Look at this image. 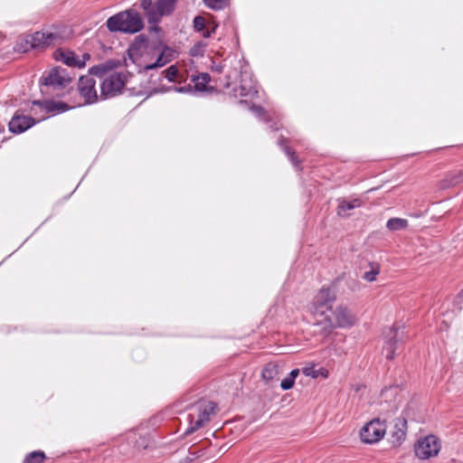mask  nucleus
Instances as JSON below:
<instances>
[{"label": "nucleus", "mask_w": 463, "mask_h": 463, "mask_svg": "<svg viewBox=\"0 0 463 463\" xmlns=\"http://www.w3.org/2000/svg\"><path fill=\"white\" fill-rule=\"evenodd\" d=\"M240 104H241V105H248V102H247V100H241Z\"/></svg>", "instance_id": "obj_44"}, {"label": "nucleus", "mask_w": 463, "mask_h": 463, "mask_svg": "<svg viewBox=\"0 0 463 463\" xmlns=\"http://www.w3.org/2000/svg\"><path fill=\"white\" fill-rule=\"evenodd\" d=\"M456 302L458 305V309L462 308V303H463V290L457 296Z\"/></svg>", "instance_id": "obj_39"}, {"label": "nucleus", "mask_w": 463, "mask_h": 463, "mask_svg": "<svg viewBox=\"0 0 463 463\" xmlns=\"http://www.w3.org/2000/svg\"><path fill=\"white\" fill-rule=\"evenodd\" d=\"M86 451L83 452H77V453H62L57 457L51 458L52 460H74V459H80L83 460L84 458L81 457L82 454H85Z\"/></svg>", "instance_id": "obj_32"}, {"label": "nucleus", "mask_w": 463, "mask_h": 463, "mask_svg": "<svg viewBox=\"0 0 463 463\" xmlns=\"http://www.w3.org/2000/svg\"><path fill=\"white\" fill-rule=\"evenodd\" d=\"M234 97H244L253 99L258 95V88L252 75L247 70H242L240 73V85L232 89Z\"/></svg>", "instance_id": "obj_8"}, {"label": "nucleus", "mask_w": 463, "mask_h": 463, "mask_svg": "<svg viewBox=\"0 0 463 463\" xmlns=\"http://www.w3.org/2000/svg\"><path fill=\"white\" fill-rule=\"evenodd\" d=\"M368 270H365L362 278L367 282H373L377 279V276L381 270V265L378 262L372 261L367 265Z\"/></svg>", "instance_id": "obj_20"}, {"label": "nucleus", "mask_w": 463, "mask_h": 463, "mask_svg": "<svg viewBox=\"0 0 463 463\" xmlns=\"http://www.w3.org/2000/svg\"><path fill=\"white\" fill-rule=\"evenodd\" d=\"M203 4L212 10H222L228 5V0H203Z\"/></svg>", "instance_id": "obj_31"}, {"label": "nucleus", "mask_w": 463, "mask_h": 463, "mask_svg": "<svg viewBox=\"0 0 463 463\" xmlns=\"http://www.w3.org/2000/svg\"><path fill=\"white\" fill-rule=\"evenodd\" d=\"M172 59H173V51L166 46H163L162 49L160 50V52L156 58V61L146 64L144 67V69L146 71H150V70L161 68V67L165 66V64H167L168 62H170L172 61Z\"/></svg>", "instance_id": "obj_15"}, {"label": "nucleus", "mask_w": 463, "mask_h": 463, "mask_svg": "<svg viewBox=\"0 0 463 463\" xmlns=\"http://www.w3.org/2000/svg\"><path fill=\"white\" fill-rule=\"evenodd\" d=\"M295 381L290 377L287 376L280 383V387L282 390L287 391L293 387Z\"/></svg>", "instance_id": "obj_37"}, {"label": "nucleus", "mask_w": 463, "mask_h": 463, "mask_svg": "<svg viewBox=\"0 0 463 463\" xmlns=\"http://www.w3.org/2000/svg\"><path fill=\"white\" fill-rule=\"evenodd\" d=\"M362 202L358 198H354L353 200L347 201L345 199L340 200L338 205V214L341 216L347 215V212L361 206Z\"/></svg>", "instance_id": "obj_19"}, {"label": "nucleus", "mask_w": 463, "mask_h": 463, "mask_svg": "<svg viewBox=\"0 0 463 463\" xmlns=\"http://www.w3.org/2000/svg\"><path fill=\"white\" fill-rule=\"evenodd\" d=\"M408 221L402 218H391L386 223V227L389 231L395 232L407 228Z\"/></svg>", "instance_id": "obj_27"}, {"label": "nucleus", "mask_w": 463, "mask_h": 463, "mask_svg": "<svg viewBox=\"0 0 463 463\" xmlns=\"http://www.w3.org/2000/svg\"><path fill=\"white\" fill-rule=\"evenodd\" d=\"M190 412L187 415L189 425L184 431L190 435L202 428L210 420V417L215 413L216 404L213 402H199L190 406Z\"/></svg>", "instance_id": "obj_2"}, {"label": "nucleus", "mask_w": 463, "mask_h": 463, "mask_svg": "<svg viewBox=\"0 0 463 463\" xmlns=\"http://www.w3.org/2000/svg\"><path fill=\"white\" fill-rule=\"evenodd\" d=\"M335 300V291L330 288L322 287L310 304L309 310L313 315L322 317L326 311L331 310Z\"/></svg>", "instance_id": "obj_4"}, {"label": "nucleus", "mask_w": 463, "mask_h": 463, "mask_svg": "<svg viewBox=\"0 0 463 463\" xmlns=\"http://www.w3.org/2000/svg\"><path fill=\"white\" fill-rule=\"evenodd\" d=\"M279 373V365L274 363H269L265 365V367L262 370V378L263 380L269 383L274 379L278 377Z\"/></svg>", "instance_id": "obj_21"}, {"label": "nucleus", "mask_w": 463, "mask_h": 463, "mask_svg": "<svg viewBox=\"0 0 463 463\" xmlns=\"http://www.w3.org/2000/svg\"><path fill=\"white\" fill-rule=\"evenodd\" d=\"M71 78L66 69L56 67L52 68L42 77L41 82L46 87L53 90H61L71 83Z\"/></svg>", "instance_id": "obj_7"}, {"label": "nucleus", "mask_w": 463, "mask_h": 463, "mask_svg": "<svg viewBox=\"0 0 463 463\" xmlns=\"http://www.w3.org/2000/svg\"><path fill=\"white\" fill-rule=\"evenodd\" d=\"M147 37L144 34L136 36L135 40L131 43L130 50L134 52H141L146 48L147 44Z\"/></svg>", "instance_id": "obj_30"}, {"label": "nucleus", "mask_w": 463, "mask_h": 463, "mask_svg": "<svg viewBox=\"0 0 463 463\" xmlns=\"http://www.w3.org/2000/svg\"><path fill=\"white\" fill-rule=\"evenodd\" d=\"M407 420L398 418L395 423V430L392 434L391 442L393 446H399L406 438Z\"/></svg>", "instance_id": "obj_16"}, {"label": "nucleus", "mask_w": 463, "mask_h": 463, "mask_svg": "<svg viewBox=\"0 0 463 463\" xmlns=\"http://www.w3.org/2000/svg\"><path fill=\"white\" fill-rule=\"evenodd\" d=\"M385 431V422L380 419H374L363 427L360 430V438L364 443L373 444L381 440Z\"/></svg>", "instance_id": "obj_6"}, {"label": "nucleus", "mask_w": 463, "mask_h": 463, "mask_svg": "<svg viewBox=\"0 0 463 463\" xmlns=\"http://www.w3.org/2000/svg\"><path fill=\"white\" fill-rule=\"evenodd\" d=\"M334 319L326 318L332 328L341 327L347 328L354 326L356 322V317L346 307L342 305L337 306L333 312Z\"/></svg>", "instance_id": "obj_10"}, {"label": "nucleus", "mask_w": 463, "mask_h": 463, "mask_svg": "<svg viewBox=\"0 0 463 463\" xmlns=\"http://www.w3.org/2000/svg\"><path fill=\"white\" fill-rule=\"evenodd\" d=\"M193 88L191 85L183 86V87H175V86H170V87H161V88H155L151 90V94H156V93H164L171 90H175L176 92L180 93H188L192 92Z\"/></svg>", "instance_id": "obj_26"}, {"label": "nucleus", "mask_w": 463, "mask_h": 463, "mask_svg": "<svg viewBox=\"0 0 463 463\" xmlns=\"http://www.w3.org/2000/svg\"><path fill=\"white\" fill-rule=\"evenodd\" d=\"M140 8L143 10L150 24H156L160 22L162 15L158 9L157 2L155 4L153 0H141Z\"/></svg>", "instance_id": "obj_14"}, {"label": "nucleus", "mask_w": 463, "mask_h": 463, "mask_svg": "<svg viewBox=\"0 0 463 463\" xmlns=\"http://www.w3.org/2000/svg\"><path fill=\"white\" fill-rule=\"evenodd\" d=\"M194 29L196 32L202 33V35L204 38H209L212 35V33H213L215 31L214 27L210 29L209 26L206 25L205 19L201 15H197L194 17Z\"/></svg>", "instance_id": "obj_18"}, {"label": "nucleus", "mask_w": 463, "mask_h": 463, "mask_svg": "<svg viewBox=\"0 0 463 463\" xmlns=\"http://www.w3.org/2000/svg\"><path fill=\"white\" fill-rule=\"evenodd\" d=\"M269 128L273 130V131H276V130H279V127L278 125V123H274L272 125L269 126Z\"/></svg>", "instance_id": "obj_42"}, {"label": "nucleus", "mask_w": 463, "mask_h": 463, "mask_svg": "<svg viewBox=\"0 0 463 463\" xmlns=\"http://www.w3.org/2000/svg\"><path fill=\"white\" fill-rule=\"evenodd\" d=\"M60 39L58 33L52 32H36L30 34L25 39V44L32 49L45 48L55 44Z\"/></svg>", "instance_id": "obj_11"}, {"label": "nucleus", "mask_w": 463, "mask_h": 463, "mask_svg": "<svg viewBox=\"0 0 463 463\" xmlns=\"http://www.w3.org/2000/svg\"><path fill=\"white\" fill-rule=\"evenodd\" d=\"M463 182V170L452 175L449 179L450 185H457Z\"/></svg>", "instance_id": "obj_35"}, {"label": "nucleus", "mask_w": 463, "mask_h": 463, "mask_svg": "<svg viewBox=\"0 0 463 463\" xmlns=\"http://www.w3.org/2000/svg\"><path fill=\"white\" fill-rule=\"evenodd\" d=\"M164 72L165 73V78L168 81H175L179 71L176 65H171Z\"/></svg>", "instance_id": "obj_34"}, {"label": "nucleus", "mask_w": 463, "mask_h": 463, "mask_svg": "<svg viewBox=\"0 0 463 463\" xmlns=\"http://www.w3.org/2000/svg\"><path fill=\"white\" fill-rule=\"evenodd\" d=\"M106 26L111 33L134 34L142 31L145 24L137 10L129 8L110 16L106 22Z\"/></svg>", "instance_id": "obj_1"}, {"label": "nucleus", "mask_w": 463, "mask_h": 463, "mask_svg": "<svg viewBox=\"0 0 463 463\" xmlns=\"http://www.w3.org/2000/svg\"><path fill=\"white\" fill-rule=\"evenodd\" d=\"M198 453L199 450L197 449V448H193L189 451V456L187 457L185 463H193L194 461L197 460L199 458Z\"/></svg>", "instance_id": "obj_38"}, {"label": "nucleus", "mask_w": 463, "mask_h": 463, "mask_svg": "<svg viewBox=\"0 0 463 463\" xmlns=\"http://www.w3.org/2000/svg\"><path fill=\"white\" fill-rule=\"evenodd\" d=\"M129 442L134 443L137 450L145 449L150 445V439L147 436L137 435L133 432L128 436Z\"/></svg>", "instance_id": "obj_22"}, {"label": "nucleus", "mask_w": 463, "mask_h": 463, "mask_svg": "<svg viewBox=\"0 0 463 463\" xmlns=\"http://www.w3.org/2000/svg\"><path fill=\"white\" fill-rule=\"evenodd\" d=\"M231 87V82L230 81H227V83L225 84V88H230Z\"/></svg>", "instance_id": "obj_46"}, {"label": "nucleus", "mask_w": 463, "mask_h": 463, "mask_svg": "<svg viewBox=\"0 0 463 463\" xmlns=\"http://www.w3.org/2000/svg\"><path fill=\"white\" fill-rule=\"evenodd\" d=\"M205 43L202 42L197 43L191 48L190 54L195 57L203 56L205 51Z\"/></svg>", "instance_id": "obj_33"}, {"label": "nucleus", "mask_w": 463, "mask_h": 463, "mask_svg": "<svg viewBox=\"0 0 463 463\" xmlns=\"http://www.w3.org/2000/svg\"><path fill=\"white\" fill-rule=\"evenodd\" d=\"M403 341V332L400 328L392 326L385 332V341L383 347V353L386 359L392 360L395 356V350L398 348V344Z\"/></svg>", "instance_id": "obj_12"}, {"label": "nucleus", "mask_w": 463, "mask_h": 463, "mask_svg": "<svg viewBox=\"0 0 463 463\" xmlns=\"http://www.w3.org/2000/svg\"><path fill=\"white\" fill-rule=\"evenodd\" d=\"M441 449V443L435 435H428L420 438L415 444V455L422 460L430 459L438 455Z\"/></svg>", "instance_id": "obj_5"}, {"label": "nucleus", "mask_w": 463, "mask_h": 463, "mask_svg": "<svg viewBox=\"0 0 463 463\" xmlns=\"http://www.w3.org/2000/svg\"><path fill=\"white\" fill-rule=\"evenodd\" d=\"M288 140L284 137H280L279 140H278V145L283 149V151L286 153V155L288 156L289 161L292 163V165H294V167L296 168H299L300 166V162L298 161V158L295 155V152L293 150H291L288 146L285 145V143L287 142Z\"/></svg>", "instance_id": "obj_24"}, {"label": "nucleus", "mask_w": 463, "mask_h": 463, "mask_svg": "<svg viewBox=\"0 0 463 463\" xmlns=\"http://www.w3.org/2000/svg\"><path fill=\"white\" fill-rule=\"evenodd\" d=\"M46 458L45 453L42 450H35L28 453L23 463H42Z\"/></svg>", "instance_id": "obj_29"}, {"label": "nucleus", "mask_w": 463, "mask_h": 463, "mask_svg": "<svg viewBox=\"0 0 463 463\" xmlns=\"http://www.w3.org/2000/svg\"><path fill=\"white\" fill-rule=\"evenodd\" d=\"M105 72V66L96 65L89 69V73L87 75L80 77L78 89L80 96L84 98L85 103L92 104L98 100V94L95 88L96 80L93 76L96 75L102 77Z\"/></svg>", "instance_id": "obj_3"}, {"label": "nucleus", "mask_w": 463, "mask_h": 463, "mask_svg": "<svg viewBox=\"0 0 463 463\" xmlns=\"http://www.w3.org/2000/svg\"><path fill=\"white\" fill-rule=\"evenodd\" d=\"M299 374V370L298 369H294L290 372V373L288 375V377H290L291 379H293L295 381L296 377Z\"/></svg>", "instance_id": "obj_40"}, {"label": "nucleus", "mask_w": 463, "mask_h": 463, "mask_svg": "<svg viewBox=\"0 0 463 463\" xmlns=\"http://www.w3.org/2000/svg\"><path fill=\"white\" fill-rule=\"evenodd\" d=\"M177 0H158L157 6L162 17L172 13Z\"/></svg>", "instance_id": "obj_28"}, {"label": "nucleus", "mask_w": 463, "mask_h": 463, "mask_svg": "<svg viewBox=\"0 0 463 463\" xmlns=\"http://www.w3.org/2000/svg\"><path fill=\"white\" fill-rule=\"evenodd\" d=\"M33 105L43 108L47 113L51 112H64L69 109V106L64 102H52V101H34Z\"/></svg>", "instance_id": "obj_17"}, {"label": "nucleus", "mask_w": 463, "mask_h": 463, "mask_svg": "<svg viewBox=\"0 0 463 463\" xmlns=\"http://www.w3.org/2000/svg\"><path fill=\"white\" fill-rule=\"evenodd\" d=\"M303 373H304L307 376H310V375H312L313 377H316V375H315V374H312V373H311V369H310V368H305V369L303 370Z\"/></svg>", "instance_id": "obj_41"}, {"label": "nucleus", "mask_w": 463, "mask_h": 463, "mask_svg": "<svg viewBox=\"0 0 463 463\" xmlns=\"http://www.w3.org/2000/svg\"><path fill=\"white\" fill-rule=\"evenodd\" d=\"M249 109L258 118L265 117L266 113L262 107L251 105L249 107Z\"/></svg>", "instance_id": "obj_36"}, {"label": "nucleus", "mask_w": 463, "mask_h": 463, "mask_svg": "<svg viewBox=\"0 0 463 463\" xmlns=\"http://www.w3.org/2000/svg\"><path fill=\"white\" fill-rule=\"evenodd\" d=\"M82 58L83 59L81 61H84L86 62V60H89L90 58V55L89 53H84Z\"/></svg>", "instance_id": "obj_43"}, {"label": "nucleus", "mask_w": 463, "mask_h": 463, "mask_svg": "<svg viewBox=\"0 0 463 463\" xmlns=\"http://www.w3.org/2000/svg\"><path fill=\"white\" fill-rule=\"evenodd\" d=\"M215 70H216L218 72H221V71H222V66H217Z\"/></svg>", "instance_id": "obj_45"}, {"label": "nucleus", "mask_w": 463, "mask_h": 463, "mask_svg": "<svg viewBox=\"0 0 463 463\" xmlns=\"http://www.w3.org/2000/svg\"><path fill=\"white\" fill-rule=\"evenodd\" d=\"M126 79L127 77L124 72L110 74L100 85L101 97L107 99L120 93L126 84Z\"/></svg>", "instance_id": "obj_9"}, {"label": "nucleus", "mask_w": 463, "mask_h": 463, "mask_svg": "<svg viewBox=\"0 0 463 463\" xmlns=\"http://www.w3.org/2000/svg\"><path fill=\"white\" fill-rule=\"evenodd\" d=\"M62 61L68 66L78 68H83L85 66V61H80V59L72 52H68L62 54Z\"/></svg>", "instance_id": "obj_25"}, {"label": "nucleus", "mask_w": 463, "mask_h": 463, "mask_svg": "<svg viewBox=\"0 0 463 463\" xmlns=\"http://www.w3.org/2000/svg\"><path fill=\"white\" fill-rule=\"evenodd\" d=\"M211 77L208 73H201L194 76L192 80L194 82V89L197 91H203L206 90V85L210 81Z\"/></svg>", "instance_id": "obj_23"}, {"label": "nucleus", "mask_w": 463, "mask_h": 463, "mask_svg": "<svg viewBox=\"0 0 463 463\" xmlns=\"http://www.w3.org/2000/svg\"><path fill=\"white\" fill-rule=\"evenodd\" d=\"M36 120L30 116L15 114L9 121V130L14 134H21L33 127Z\"/></svg>", "instance_id": "obj_13"}]
</instances>
